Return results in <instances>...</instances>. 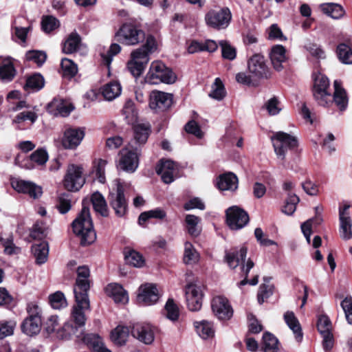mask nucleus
Wrapping results in <instances>:
<instances>
[{"mask_svg": "<svg viewBox=\"0 0 352 352\" xmlns=\"http://www.w3.org/2000/svg\"><path fill=\"white\" fill-rule=\"evenodd\" d=\"M335 91L333 101L342 111L347 106L348 99L344 89L341 87V82L336 80L333 83ZM329 81L327 77L318 74L314 80V96L318 103L321 106H327L332 102V97L327 92Z\"/></svg>", "mask_w": 352, "mask_h": 352, "instance_id": "obj_1", "label": "nucleus"}, {"mask_svg": "<svg viewBox=\"0 0 352 352\" xmlns=\"http://www.w3.org/2000/svg\"><path fill=\"white\" fill-rule=\"evenodd\" d=\"M247 252V248L243 246L239 249H235L226 252L225 256V260L230 268L234 269L239 265H242L241 270L244 278L239 283V286H243L248 283L251 285H256L258 282V275L255 276L250 280H248V274L250 270L254 267V263L252 260L248 259L245 265L244 264Z\"/></svg>", "mask_w": 352, "mask_h": 352, "instance_id": "obj_2", "label": "nucleus"}, {"mask_svg": "<svg viewBox=\"0 0 352 352\" xmlns=\"http://www.w3.org/2000/svg\"><path fill=\"white\" fill-rule=\"evenodd\" d=\"M74 232L80 238L82 245H88L94 243L96 234L94 230L93 222L90 216L89 209L85 206L72 223Z\"/></svg>", "mask_w": 352, "mask_h": 352, "instance_id": "obj_3", "label": "nucleus"}, {"mask_svg": "<svg viewBox=\"0 0 352 352\" xmlns=\"http://www.w3.org/2000/svg\"><path fill=\"white\" fill-rule=\"evenodd\" d=\"M176 75L161 61H154L151 64L145 80L151 85L160 83L173 84L176 80Z\"/></svg>", "mask_w": 352, "mask_h": 352, "instance_id": "obj_4", "label": "nucleus"}, {"mask_svg": "<svg viewBox=\"0 0 352 352\" xmlns=\"http://www.w3.org/2000/svg\"><path fill=\"white\" fill-rule=\"evenodd\" d=\"M28 316L21 323V328L25 334L32 336L38 334L41 329V309L34 302H29L26 307Z\"/></svg>", "mask_w": 352, "mask_h": 352, "instance_id": "obj_5", "label": "nucleus"}, {"mask_svg": "<svg viewBox=\"0 0 352 352\" xmlns=\"http://www.w3.org/2000/svg\"><path fill=\"white\" fill-rule=\"evenodd\" d=\"M116 41L126 45H135L145 39L144 32L132 23L123 24L116 33Z\"/></svg>", "mask_w": 352, "mask_h": 352, "instance_id": "obj_6", "label": "nucleus"}, {"mask_svg": "<svg viewBox=\"0 0 352 352\" xmlns=\"http://www.w3.org/2000/svg\"><path fill=\"white\" fill-rule=\"evenodd\" d=\"M272 141L276 154L281 160L285 159V153L289 150L294 149L298 145L296 137L282 131L276 132L272 137Z\"/></svg>", "mask_w": 352, "mask_h": 352, "instance_id": "obj_7", "label": "nucleus"}, {"mask_svg": "<svg viewBox=\"0 0 352 352\" xmlns=\"http://www.w3.org/2000/svg\"><path fill=\"white\" fill-rule=\"evenodd\" d=\"M232 19V14L229 8H223L219 10H210L205 16V21L208 26L222 30L226 28Z\"/></svg>", "mask_w": 352, "mask_h": 352, "instance_id": "obj_8", "label": "nucleus"}, {"mask_svg": "<svg viewBox=\"0 0 352 352\" xmlns=\"http://www.w3.org/2000/svg\"><path fill=\"white\" fill-rule=\"evenodd\" d=\"M85 182L82 168L75 164L69 165L63 180L65 188L69 191H78L82 187Z\"/></svg>", "mask_w": 352, "mask_h": 352, "instance_id": "obj_9", "label": "nucleus"}, {"mask_svg": "<svg viewBox=\"0 0 352 352\" xmlns=\"http://www.w3.org/2000/svg\"><path fill=\"white\" fill-rule=\"evenodd\" d=\"M149 61V56L142 49L133 50L131 54V59L127 63V68L135 77L140 76Z\"/></svg>", "mask_w": 352, "mask_h": 352, "instance_id": "obj_10", "label": "nucleus"}, {"mask_svg": "<svg viewBox=\"0 0 352 352\" xmlns=\"http://www.w3.org/2000/svg\"><path fill=\"white\" fill-rule=\"evenodd\" d=\"M248 68L252 76L256 78H268L271 72L265 58L260 54L253 55L248 62Z\"/></svg>", "mask_w": 352, "mask_h": 352, "instance_id": "obj_11", "label": "nucleus"}, {"mask_svg": "<svg viewBox=\"0 0 352 352\" xmlns=\"http://www.w3.org/2000/svg\"><path fill=\"white\" fill-rule=\"evenodd\" d=\"M76 305H74L71 312V319L78 327L85 325L86 316L85 311L89 309V300L88 296L74 295Z\"/></svg>", "mask_w": 352, "mask_h": 352, "instance_id": "obj_12", "label": "nucleus"}, {"mask_svg": "<svg viewBox=\"0 0 352 352\" xmlns=\"http://www.w3.org/2000/svg\"><path fill=\"white\" fill-rule=\"evenodd\" d=\"M227 223L232 230L243 228L249 222L248 214L236 206L230 207L226 210Z\"/></svg>", "mask_w": 352, "mask_h": 352, "instance_id": "obj_13", "label": "nucleus"}, {"mask_svg": "<svg viewBox=\"0 0 352 352\" xmlns=\"http://www.w3.org/2000/svg\"><path fill=\"white\" fill-rule=\"evenodd\" d=\"M85 130L80 127H69L63 134L61 144L64 148L75 150L85 138Z\"/></svg>", "mask_w": 352, "mask_h": 352, "instance_id": "obj_14", "label": "nucleus"}, {"mask_svg": "<svg viewBox=\"0 0 352 352\" xmlns=\"http://www.w3.org/2000/svg\"><path fill=\"white\" fill-rule=\"evenodd\" d=\"M149 124H138L133 127V137L128 145L131 149L140 151L141 148L146 143L151 133Z\"/></svg>", "mask_w": 352, "mask_h": 352, "instance_id": "obj_15", "label": "nucleus"}, {"mask_svg": "<svg viewBox=\"0 0 352 352\" xmlns=\"http://www.w3.org/2000/svg\"><path fill=\"white\" fill-rule=\"evenodd\" d=\"M120 166L124 171L133 173L138 167L140 151H136L127 145L120 152Z\"/></svg>", "mask_w": 352, "mask_h": 352, "instance_id": "obj_16", "label": "nucleus"}, {"mask_svg": "<svg viewBox=\"0 0 352 352\" xmlns=\"http://www.w3.org/2000/svg\"><path fill=\"white\" fill-rule=\"evenodd\" d=\"M11 185L18 192L27 194L34 199H38L43 194L42 188L30 181L15 179L12 180Z\"/></svg>", "mask_w": 352, "mask_h": 352, "instance_id": "obj_17", "label": "nucleus"}, {"mask_svg": "<svg viewBox=\"0 0 352 352\" xmlns=\"http://www.w3.org/2000/svg\"><path fill=\"white\" fill-rule=\"evenodd\" d=\"M132 336L145 344H151L155 339V328L148 323H137L131 329Z\"/></svg>", "mask_w": 352, "mask_h": 352, "instance_id": "obj_18", "label": "nucleus"}, {"mask_svg": "<svg viewBox=\"0 0 352 352\" xmlns=\"http://www.w3.org/2000/svg\"><path fill=\"white\" fill-rule=\"evenodd\" d=\"M172 95L160 91H153L150 94L149 107L156 112L163 111L172 104Z\"/></svg>", "mask_w": 352, "mask_h": 352, "instance_id": "obj_19", "label": "nucleus"}, {"mask_svg": "<svg viewBox=\"0 0 352 352\" xmlns=\"http://www.w3.org/2000/svg\"><path fill=\"white\" fill-rule=\"evenodd\" d=\"M90 271L88 267L83 265L77 268V278L74 287V295L88 296L90 287Z\"/></svg>", "mask_w": 352, "mask_h": 352, "instance_id": "obj_20", "label": "nucleus"}, {"mask_svg": "<svg viewBox=\"0 0 352 352\" xmlns=\"http://www.w3.org/2000/svg\"><path fill=\"white\" fill-rule=\"evenodd\" d=\"M211 306L213 313L219 320H229L233 315V309L225 297H214Z\"/></svg>", "mask_w": 352, "mask_h": 352, "instance_id": "obj_21", "label": "nucleus"}, {"mask_svg": "<svg viewBox=\"0 0 352 352\" xmlns=\"http://www.w3.org/2000/svg\"><path fill=\"white\" fill-rule=\"evenodd\" d=\"M160 294L157 285L153 283H145L139 288L138 300L144 305H151L157 302Z\"/></svg>", "mask_w": 352, "mask_h": 352, "instance_id": "obj_22", "label": "nucleus"}, {"mask_svg": "<svg viewBox=\"0 0 352 352\" xmlns=\"http://www.w3.org/2000/svg\"><path fill=\"white\" fill-rule=\"evenodd\" d=\"M109 202L117 216L122 217L126 214L127 205L124 198L123 187L120 183L117 184L116 193H110Z\"/></svg>", "mask_w": 352, "mask_h": 352, "instance_id": "obj_23", "label": "nucleus"}, {"mask_svg": "<svg viewBox=\"0 0 352 352\" xmlns=\"http://www.w3.org/2000/svg\"><path fill=\"white\" fill-rule=\"evenodd\" d=\"M156 173L161 175L164 183L170 184L174 181L175 175L177 173V166L172 160H162L156 167Z\"/></svg>", "mask_w": 352, "mask_h": 352, "instance_id": "obj_24", "label": "nucleus"}, {"mask_svg": "<svg viewBox=\"0 0 352 352\" xmlns=\"http://www.w3.org/2000/svg\"><path fill=\"white\" fill-rule=\"evenodd\" d=\"M76 338L91 348L93 352H111L104 346L102 339L97 334H85L81 331L80 334L76 335Z\"/></svg>", "mask_w": 352, "mask_h": 352, "instance_id": "obj_25", "label": "nucleus"}, {"mask_svg": "<svg viewBox=\"0 0 352 352\" xmlns=\"http://www.w3.org/2000/svg\"><path fill=\"white\" fill-rule=\"evenodd\" d=\"M349 208V206L345 205L343 208H340L339 210L340 234L344 240L352 238L351 220L348 212Z\"/></svg>", "mask_w": 352, "mask_h": 352, "instance_id": "obj_26", "label": "nucleus"}, {"mask_svg": "<svg viewBox=\"0 0 352 352\" xmlns=\"http://www.w3.org/2000/svg\"><path fill=\"white\" fill-rule=\"evenodd\" d=\"M270 58L274 68L277 71L283 69V63L287 60L286 50L281 45H276L271 49Z\"/></svg>", "mask_w": 352, "mask_h": 352, "instance_id": "obj_27", "label": "nucleus"}, {"mask_svg": "<svg viewBox=\"0 0 352 352\" xmlns=\"http://www.w3.org/2000/svg\"><path fill=\"white\" fill-rule=\"evenodd\" d=\"M106 293L109 296L111 297L116 303L125 304L129 300L126 292L119 284H109L106 287Z\"/></svg>", "mask_w": 352, "mask_h": 352, "instance_id": "obj_28", "label": "nucleus"}, {"mask_svg": "<svg viewBox=\"0 0 352 352\" xmlns=\"http://www.w3.org/2000/svg\"><path fill=\"white\" fill-rule=\"evenodd\" d=\"M16 69L10 58H0V79L4 82L11 81L16 75Z\"/></svg>", "mask_w": 352, "mask_h": 352, "instance_id": "obj_29", "label": "nucleus"}, {"mask_svg": "<svg viewBox=\"0 0 352 352\" xmlns=\"http://www.w3.org/2000/svg\"><path fill=\"white\" fill-rule=\"evenodd\" d=\"M284 320L289 329L293 331L295 338L298 342H300L302 339V332L300 324L296 317L294 313L287 311L285 313Z\"/></svg>", "mask_w": 352, "mask_h": 352, "instance_id": "obj_30", "label": "nucleus"}, {"mask_svg": "<svg viewBox=\"0 0 352 352\" xmlns=\"http://www.w3.org/2000/svg\"><path fill=\"white\" fill-rule=\"evenodd\" d=\"M197 333L204 340H209L214 336L213 324L208 320L196 321L194 322Z\"/></svg>", "mask_w": 352, "mask_h": 352, "instance_id": "obj_31", "label": "nucleus"}, {"mask_svg": "<svg viewBox=\"0 0 352 352\" xmlns=\"http://www.w3.org/2000/svg\"><path fill=\"white\" fill-rule=\"evenodd\" d=\"M217 186L221 190H235L238 188V178L232 173L223 174L219 177Z\"/></svg>", "mask_w": 352, "mask_h": 352, "instance_id": "obj_32", "label": "nucleus"}, {"mask_svg": "<svg viewBox=\"0 0 352 352\" xmlns=\"http://www.w3.org/2000/svg\"><path fill=\"white\" fill-rule=\"evenodd\" d=\"M32 252L36 259V263L38 265L43 264L47 261L48 257V243L45 241H41L32 245Z\"/></svg>", "mask_w": 352, "mask_h": 352, "instance_id": "obj_33", "label": "nucleus"}, {"mask_svg": "<svg viewBox=\"0 0 352 352\" xmlns=\"http://www.w3.org/2000/svg\"><path fill=\"white\" fill-rule=\"evenodd\" d=\"M91 201L96 212L102 217H107L109 214L107 204L104 197L98 192L92 194Z\"/></svg>", "mask_w": 352, "mask_h": 352, "instance_id": "obj_34", "label": "nucleus"}, {"mask_svg": "<svg viewBox=\"0 0 352 352\" xmlns=\"http://www.w3.org/2000/svg\"><path fill=\"white\" fill-rule=\"evenodd\" d=\"M122 88L119 82H111L102 88V95L107 100H113L121 94Z\"/></svg>", "mask_w": 352, "mask_h": 352, "instance_id": "obj_35", "label": "nucleus"}, {"mask_svg": "<svg viewBox=\"0 0 352 352\" xmlns=\"http://www.w3.org/2000/svg\"><path fill=\"white\" fill-rule=\"evenodd\" d=\"M129 336V329L126 327L118 326L111 331V339L117 345H123L126 343Z\"/></svg>", "mask_w": 352, "mask_h": 352, "instance_id": "obj_36", "label": "nucleus"}, {"mask_svg": "<svg viewBox=\"0 0 352 352\" xmlns=\"http://www.w3.org/2000/svg\"><path fill=\"white\" fill-rule=\"evenodd\" d=\"M199 260V254L189 242L185 243L184 262L187 265H193Z\"/></svg>", "mask_w": 352, "mask_h": 352, "instance_id": "obj_37", "label": "nucleus"}, {"mask_svg": "<svg viewBox=\"0 0 352 352\" xmlns=\"http://www.w3.org/2000/svg\"><path fill=\"white\" fill-rule=\"evenodd\" d=\"M80 43V36L77 33L73 32L65 41L63 45V51L65 54L74 53L78 50Z\"/></svg>", "mask_w": 352, "mask_h": 352, "instance_id": "obj_38", "label": "nucleus"}, {"mask_svg": "<svg viewBox=\"0 0 352 352\" xmlns=\"http://www.w3.org/2000/svg\"><path fill=\"white\" fill-rule=\"evenodd\" d=\"M226 95V91L224 85L219 78H215L211 87V91L209 96L217 100H223Z\"/></svg>", "mask_w": 352, "mask_h": 352, "instance_id": "obj_39", "label": "nucleus"}, {"mask_svg": "<svg viewBox=\"0 0 352 352\" xmlns=\"http://www.w3.org/2000/svg\"><path fill=\"white\" fill-rule=\"evenodd\" d=\"M263 348L265 352H278V339L270 333H265L263 336Z\"/></svg>", "mask_w": 352, "mask_h": 352, "instance_id": "obj_40", "label": "nucleus"}, {"mask_svg": "<svg viewBox=\"0 0 352 352\" xmlns=\"http://www.w3.org/2000/svg\"><path fill=\"white\" fill-rule=\"evenodd\" d=\"M185 221L188 233L193 236H197L201 232V228L198 226L201 219L193 214H187Z\"/></svg>", "mask_w": 352, "mask_h": 352, "instance_id": "obj_41", "label": "nucleus"}, {"mask_svg": "<svg viewBox=\"0 0 352 352\" xmlns=\"http://www.w3.org/2000/svg\"><path fill=\"white\" fill-rule=\"evenodd\" d=\"M93 164L94 173L98 181L101 184H104L106 182L105 168L107 161L102 159H96L93 162Z\"/></svg>", "mask_w": 352, "mask_h": 352, "instance_id": "obj_42", "label": "nucleus"}, {"mask_svg": "<svg viewBox=\"0 0 352 352\" xmlns=\"http://www.w3.org/2000/svg\"><path fill=\"white\" fill-rule=\"evenodd\" d=\"M322 10L325 14L333 19H340L344 14L342 7L336 3L324 4L322 6Z\"/></svg>", "mask_w": 352, "mask_h": 352, "instance_id": "obj_43", "label": "nucleus"}, {"mask_svg": "<svg viewBox=\"0 0 352 352\" xmlns=\"http://www.w3.org/2000/svg\"><path fill=\"white\" fill-rule=\"evenodd\" d=\"M122 113L128 124H133L136 120L138 112L132 100H129L126 101L122 109Z\"/></svg>", "mask_w": 352, "mask_h": 352, "instance_id": "obj_44", "label": "nucleus"}, {"mask_svg": "<svg viewBox=\"0 0 352 352\" xmlns=\"http://www.w3.org/2000/svg\"><path fill=\"white\" fill-rule=\"evenodd\" d=\"M166 214L164 210L156 208L141 213L139 216L138 221L140 225H143L150 218L163 219L166 217Z\"/></svg>", "mask_w": 352, "mask_h": 352, "instance_id": "obj_45", "label": "nucleus"}, {"mask_svg": "<svg viewBox=\"0 0 352 352\" xmlns=\"http://www.w3.org/2000/svg\"><path fill=\"white\" fill-rule=\"evenodd\" d=\"M339 60L344 64H352V50L344 43L340 44L337 47Z\"/></svg>", "mask_w": 352, "mask_h": 352, "instance_id": "obj_46", "label": "nucleus"}, {"mask_svg": "<svg viewBox=\"0 0 352 352\" xmlns=\"http://www.w3.org/2000/svg\"><path fill=\"white\" fill-rule=\"evenodd\" d=\"M164 315L171 321L175 322L178 320L179 310L173 299H168L167 300L164 307Z\"/></svg>", "mask_w": 352, "mask_h": 352, "instance_id": "obj_47", "label": "nucleus"}, {"mask_svg": "<svg viewBox=\"0 0 352 352\" xmlns=\"http://www.w3.org/2000/svg\"><path fill=\"white\" fill-rule=\"evenodd\" d=\"M125 261L128 265L135 267H141L144 264L142 256L135 250H130L125 254Z\"/></svg>", "mask_w": 352, "mask_h": 352, "instance_id": "obj_48", "label": "nucleus"}, {"mask_svg": "<svg viewBox=\"0 0 352 352\" xmlns=\"http://www.w3.org/2000/svg\"><path fill=\"white\" fill-rule=\"evenodd\" d=\"M44 86V79L41 74H36L30 76L24 86L26 90H39Z\"/></svg>", "mask_w": 352, "mask_h": 352, "instance_id": "obj_49", "label": "nucleus"}, {"mask_svg": "<svg viewBox=\"0 0 352 352\" xmlns=\"http://www.w3.org/2000/svg\"><path fill=\"white\" fill-rule=\"evenodd\" d=\"M52 307L55 309H60L67 307V302L65 295L61 292H56L49 297Z\"/></svg>", "mask_w": 352, "mask_h": 352, "instance_id": "obj_50", "label": "nucleus"}, {"mask_svg": "<svg viewBox=\"0 0 352 352\" xmlns=\"http://www.w3.org/2000/svg\"><path fill=\"white\" fill-rule=\"evenodd\" d=\"M60 65L64 76L71 78L77 74V65L72 60L68 58H63Z\"/></svg>", "mask_w": 352, "mask_h": 352, "instance_id": "obj_51", "label": "nucleus"}, {"mask_svg": "<svg viewBox=\"0 0 352 352\" xmlns=\"http://www.w3.org/2000/svg\"><path fill=\"white\" fill-rule=\"evenodd\" d=\"M299 201L300 199L296 194H291L289 192L283 212L287 215L292 214L296 211V206Z\"/></svg>", "mask_w": 352, "mask_h": 352, "instance_id": "obj_52", "label": "nucleus"}, {"mask_svg": "<svg viewBox=\"0 0 352 352\" xmlns=\"http://www.w3.org/2000/svg\"><path fill=\"white\" fill-rule=\"evenodd\" d=\"M25 57L28 60L32 61L41 66L45 62L47 55L42 51L32 50L26 53Z\"/></svg>", "mask_w": 352, "mask_h": 352, "instance_id": "obj_53", "label": "nucleus"}, {"mask_svg": "<svg viewBox=\"0 0 352 352\" xmlns=\"http://www.w3.org/2000/svg\"><path fill=\"white\" fill-rule=\"evenodd\" d=\"M16 325V322L14 320L0 322V340L12 336Z\"/></svg>", "mask_w": 352, "mask_h": 352, "instance_id": "obj_54", "label": "nucleus"}, {"mask_svg": "<svg viewBox=\"0 0 352 352\" xmlns=\"http://www.w3.org/2000/svg\"><path fill=\"white\" fill-rule=\"evenodd\" d=\"M41 27L45 32L50 33L59 27V21L52 16H47L43 18Z\"/></svg>", "mask_w": 352, "mask_h": 352, "instance_id": "obj_55", "label": "nucleus"}, {"mask_svg": "<svg viewBox=\"0 0 352 352\" xmlns=\"http://www.w3.org/2000/svg\"><path fill=\"white\" fill-rule=\"evenodd\" d=\"M317 328L321 335L331 333L332 327L329 317L325 315L320 316L318 318Z\"/></svg>", "mask_w": 352, "mask_h": 352, "instance_id": "obj_56", "label": "nucleus"}, {"mask_svg": "<svg viewBox=\"0 0 352 352\" xmlns=\"http://www.w3.org/2000/svg\"><path fill=\"white\" fill-rule=\"evenodd\" d=\"M219 45L221 48V54L223 58L232 60L236 58V50L228 41H221Z\"/></svg>", "mask_w": 352, "mask_h": 352, "instance_id": "obj_57", "label": "nucleus"}, {"mask_svg": "<svg viewBox=\"0 0 352 352\" xmlns=\"http://www.w3.org/2000/svg\"><path fill=\"white\" fill-rule=\"evenodd\" d=\"M57 208L60 213L65 214L72 208V201L69 194H62L58 197Z\"/></svg>", "mask_w": 352, "mask_h": 352, "instance_id": "obj_58", "label": "nucleus"}, {"mask_svg": "<svg viewBox=\"0 0 352 352\" xmlns=\"http://www.w3.org/2000/svg\"><path fill=\"white\" fill-rule=\"evenodd\" d=\"M30 236L34 239L42 240L47 236V228L45 225L41 222L36 223L32 229Z\"/></svg>", "mask_w": 352, "mask_h": 352, "instance_id": "obj_59", "label": "nucleus"}, {"mask_svg": "<svg viewBox=\"0 0 352 352\" xmlns=\"http://www.w3.org/2000/svg\"><path fill=\"white\" fill-rule=\"evenodd\" d=\"M120 51L121 47L120 45L117 43L111 44L107 53L101 54L104 63L107 67H109L112 61L113 56L120 53Z\"/></svg>", "mask_w": 352, "mask_h": 352, "instance_id": "obj_60", "label": "nucleus"}, {"mask_svg": "<svg viewBox=\"0 0 352 352\" xmlns=\"http://www.w3.org/2000/svg\"><path fill=\"white\" fill-rule=\"evenodd\" d=\"M30 160L39 166L44 165L48 160V154L43 148H38L30 155Z\"/></svg>", "mask_w": 352, "mask_h": 352, "instance_id": "obj_61", "label": "nucleus"}, {"mask_svg": "<svg viewBox=\"0 0 352 352\" xmlns=\"http://www.w3.org/2000/svg\"><path fill=\"white\" fill-rule=\"evenodd\" d=\"M314 221H315L317 224H320V222L322 221V219L321 217H317L314 219H310L307 220V221L304 222L301 225L302 232L304 236H305L306 240L308 242V243H310L311 234V224Z\"/></svg>", "mask_w": 352, "mask_h": 352, "instance_id": "obj_62", "label": "nucleus"}, {"mask_svg": "<svg viewBox=\"0 0 352 352\" xmlns=\"http://www.w3.org/2000/svg\"><path fill=\"white\" fill-rule=\"evenodd\" d=\"M341 307L345 314V317L349 324H352V298L346 297L341 302Z\"/></svg>", "mask_w": 352, "mask_h": 352, "instance_id": "obj_63", "label": "nucleus"}, {"mask_svg": "<svg viewBox=\"0 0 352 352\" xmlns=\"http://www.w3.org/2000/svg\"><path fill=\"white\" fill-rule=\"evenodd\" d=\"M305 49L309 54L317 58H324L325 57L324 52L320 46L315 43H308L305 46Z\"/></svg>", "mask_w": 352, "mask_h": 352, "instance_id": "obj_64", "label": "nucleus"}]
</instances>
